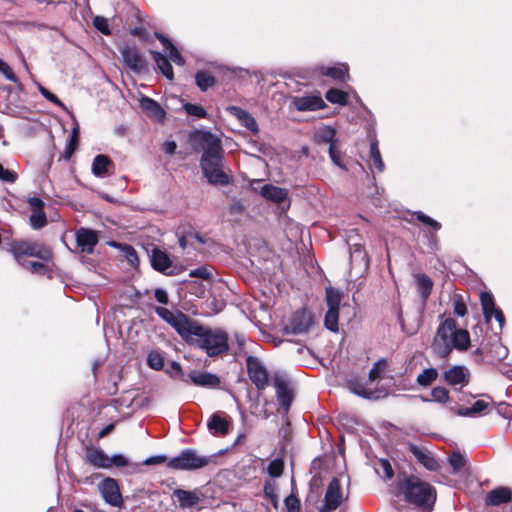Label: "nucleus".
<instances>
[{
    "label": "nucleus",
    "mask_w": 512,
    "mask_h": 512,
    "mask_svg": "<svg viewBox=\"0 0 512 512\" xmlns=\"http://www.w3.org/2000/svg\"><path fill=\"white\" fill-rule=\"evenodd\" d=\"M155 312L171 325L185 342L204 350L209 357L221 355L228 350V335L225 331L199 325L184 313L171 311L165 307H156Z\"/></svg>",
    "instance_id": "f257e3e1"
},
{
    "label": "nucleus",
    "mask_w": 512,
    "mask_h": 512,
    "mask_svg": "<svg viewBox=\"0 0 512 512\" xmlns=\"http://www.w3.org/2000/svg\"><path fill=\"white\" fill-rule=\"evenodd\" d=\"M200 143L204 150L200 163L204 176L210 184L227 185L230 178L224 170L220 139L210 132H203Z\"/></svg>",
    "instance_id": "f03ea898"
},
{
    "label": "nucleus",
    "mask_w": 512,
    "mask_h": 512,
    "mask_svg": "<svg viewBox=\"0 0 512 512\" xmlns=\"http://www.w3.org/2000/svg\"><path fill=\"white\" fill-rule=\"evenodd\" d=\"M431 347L439 357L446 358L454 349L466 351L470 347V334L449 317L439 324Z\"/></svg>",
    "instance_id": "7ed1b4c3"
},
{
    "label": "nucleus",
    "mask_w": 512,
    "mask_h": 512,
    "mask_svg": "<svg viewBox=\"0 0 512 512\" xmlns=\"http://www.w3.org/2000/svg\"><path fill=\"white\" fill-rule=\"evenodd\" d=\"M398 490L406 502L418 507H432L436 500L435 489L418 477H405L398 482Z\"/></svg>",
    "instance_id": "20e7f679"
},
{
    "label": "nucleus",
    "mask_w": 512,
    "mask_h": 512,
    "mask_svg": "<svg viewBox=\"0 0 512 512\" xmlns=\"http://www.w3.org/2000/svg\"><path fill=\"white\" fill-rule=\"evenodd\" d=\"M209 458L199 455L192 449L183 450L178 456L169 460L168 466L177 470H195L206 466Z\"/></svg>",
    "instance_id": "39448f33"
},
{
    "label": "nucleus",
    "mask_w": 512,
    "mask_h": 512,
    "mask_svg": "<svg viewBox=\"0 0 512 512\" xmlns=\"http://www.w3.org/2000/svg\"><path fill=\"white\" fill-rule=\"evenodd\" d=\"M98 490L105 503L114 507H121L123 505L120 488L115 479L105 478L98 484Z\"/></svg>",
    "instance_id": "423d86ee"
},
{
    "label": "nucleus",
    "mask_w": 512,
    "mask_h": 512,
    "mask_svg": "<svg viewBox=\"0 0 512 512\" xmlns=\"http://www.w3.org/2000/svg\"><path fill=\"white\" fill-rule=\"evenodd\" d=\"M247 370L250 380L259 390L269 385L268 373L264 365L255 357L247 358Z\"/></svg>",
    "instance_id": "0eeeda50"
},
{
    "label": "nucleus",
    "mask_w": 512,
    "mask_h": 512,
    "mask_svg": "<svg viewBox=\"0 0 512 512\" xmlns=\"http://www.w3.org/2000/svg\"><path fill=\"white\" fill-rule=\"evenodd\" d=\"M343 500L344 496L340 482L337 478H333L327 487L324 505L321 507L320 512H333L341 505Z\"/></svg>",
    "instance_id": "6e6552de"
},
{
    "label": "nucleus",
    "mask_w": 512,
    "mask_h": 512,
    "mask_svg": "<svg viewBox=\"0 0 512 512\" xmlns=\"http://www.w3.org/2000/svg\"><path fill=\"white\" fill-rule=\"evenodd\" d=\"M52 253L45 245L34 244V273L45 274L51 270Z\"/></svg>",
    "instance_id": "1a4fd4ad"
},
{
    "label": "nucleus",
    "mask_w": 512,
    "mask_h": 512,
    "mask_svg": "<svg viewBox=\"0 0 512 512\" xmlns=\"http://www.w3.org/2000/svg\"><path fill=\"white\" fill-rule=\"evenodd\" d=\"M291 103L298 111H316L326 107V103L319 94L295 96Z\"/></svg>",
    "instance_id": "9d476101"
},
{
    "label": "nucleus",
    "mask_w": 512,
    "mask_h": 512,
    "mask_svg": "<svg viewBox=\"0 0 512 512\" xmlns=\"http://www.w3.org/2000/svg\"><path fill=\"white\" fill-rule=\"evenodd\" d=\"M480 301H481L485 320L487 322H490L492 317H494L496 319V321L499 323V326L501 328L504 323V316H503L501 310H499L495 307L492 294L489 292H482L480 294Z\"/></svg>",
    "instance_id": "9b49d317"
},
{
    "label": "nucleus",
    "mask_w": 512,
    "mask_h": 512,
    "mask_svg": "<svg viewBox=\"0 0 512 512\" xmlns=\"http://www.w3.org/2000/svg\"><path fill=\"white\" fill-rule=\"evenodd\" d=\"M274 386L276 389L277 399L280 405L282 406L284 411H288L292 403L293 396L288 386L287 380L282 376H275Z\"/></svg>",
    "instance_id": "f8f14e48"
},
{
    "label": "nucleus",
    "mask_w": 512,
    "mask_h": 512,
    "mask_svg": "<svg viewBox=\"0 0 512 512\" xmlns=\"http://www.w3.org/2000/svg\"><path fill=\"white\" fill-rule=\"evenodd\" d=\"M76 241L82 252L91 254L98 243V236L92 230L81 228L76 232Z\"/></svg>",
    "instance_id": "ddd939ff"
},
{
    "label": "nucleus",
    "mask_w": 512,
    "mask_h": 512,
    "mask_svg": "<svg viewBox=\"0 0 512 512\" xmlns=\"http://www.w3.org/2000/svg\"><path fill=\"white\" fill-rule=\"evenodd\" d=\"M228 417L221 412L213 413L207 422V428L215 436H225L229 432Z\"/></svg>",
    "instance_id": "4468645a"
},
{
    "label": "nucleus",
    "mask_w": 512,
    "mask_h": 512,
    "mask_svg": "<svg viewBox=\"0 0 512 512\" xmlns=\"http://www.w3.org/2000/svg\"><path fill=\"white\" fill-rule=\"evenodd\" d=\"M469 370L460 365H456L448 369L444 373V380L452 386L460 385L465 386L469 382Z\"/></svg>",
    "instance_id": "2eb2a0df"
},
{
    "label": "nucleus",
    "mask_w": 512,
    "mask_h": 512,
    "mask_svg": "<svg viewBox=\"0 0 512 512\" xmlns=\"http://www.w3.org/2000/svg\"><path fill=\"white\" fill-rule=\"evenodd\" d=\"M124 63L133 71L140 72L145 69L146 62L134 47H124L121 50Z\"/></svg>",
    "instance_id": "dca6fc26"
},
{
    "label": "nucleus",
    "mask_w": 512,
    "mask_h": 512,
    "mask_svg": "<svg viewBox=\"0 0 512 512\" xmlns=\"http://www.w3.org/2000/svg\"><path fill=\"white\" fill-rule=\"evenodd\" d=\"M139 105L149 118L158 122L164 120L166 115L164 109L152 98L146 96L141 97L139 100Z\"/></svg>",
    "instance_id": "f3484780"
},
{
    "label": "nucleus",
    "mask_w": 512,
    "mask_h": 512,
    "mask_svg": "<svg viewBox=\"0 0 512 512\" xmlns=\"http://www.w3.org/2000/svg\"><path fill=\"white\" fill-rule=\"evenodd\" d=\"M151 264L152 267L157 271H160L167 275L174 274V269L172 268L171 260L167 253H165L164 251H161L159 249H153L151 255Z\"/></svg>",
    "instance_id": "a211bd4d"
},
{
    "label": "nucleus",
    "mask_w": 512,
    "mask_h": 512,
    "mask_svg": "<svg viewBox=\"0 0 512 512\" xmlns=\"http://www.w3.org/2000/svg\"><path fill=\"white\" fill-rule=\"evenodd\" d=\"M313 324L312 315L306 310L297 311L291 321V328L293 333L301 334L309 330Z\"/></svg>",
    "instance_id": "6ab92c4d"
},
{
    "label": "nucleus",
    "mask_w": 512,
    "mask_h": 512,
    "mask_svg": "<svg viewBox=\"0 0 512 512\" xmlns=\"http://www.w3.org/2000/svg\"><path fill=\"white\" fill-rule=\"evenodd\" d=\"M263 198L277 204H282L287 201L288 192L286 189L277 187L271 184H266L260 191Z\"/></svg>",
    "instance_id": "aec40b11"
},
{
    "label": "nucleus",
    "mask_w": 512,
    "mask_h": 512,
    "mask_svg": "<svg viewBox=\"0 0 512 512\" xmlns=\"http://www.w3.org/2000/svg\"><path fill=\"white\" fill-rule=\"evenodd\" d=\"M86 461L97 468H110V458L98 448H88L86 451Z\"/></svg>",
    "instance_id": "412c9836"
},
{
    "label": "nucleus",
    "mask_w": 512,
    "mask_h": 512,
    "mask_svg": "<svg viewBox=\"0 0 512 512\" xmlns=\"http://www.w3.org/2000/svg\"><path fill=\"white\" fill-rule=\"evenodd\" d=\"M13 254L15 259L25 268H32V248L28 243H16L13 246Z\"/></svg>",
    "instance_id": "4be33fe9"
},
{
    "label": "nucleus",
    "mask_w": 512,
    "mask_h": 512,
    "mask_svg": "<svg viewBox=\"0 0 512 512\" xmlns=\"http://www.w3.org/2000/svg\"><path fill=\"white\" fill-rule=\"evenodd\" d=\"M512 498V491L508 487H498L490 491L486 496V503L491 506H498L507 503Z\"/></svg>",
    "instance_id": "5701e85b"
},
{
    "label": "nucleus",
    "mask_w": 512,
    "mask_h": 512,
    "mask_svg": "<svg viewBox=\"0 0 512 512\" xmlns=\"http://www.w3.org/2000/svg\"><path fill=\"white\" fill-rule=\"evenodd\" d=\"M176 497L180 507L182 508H190L199 503L200 497L198 493L194 491H187L182 489H176L173 492Z\"/></svg>",
    "instance_id": "b1692460"
},
{
    "label": "nucleus",
    "mask_w": 512,
    "mask_h": 512,
    "mask_svg": "<svg viewBox=\"0 0 512 512\" xmlns=\"http://www.w3.org/2000/svg\"><path fill=\"white\" fill-rule=\"evenodd\" d=\"M112 162L105 155H97L92 163V172L97 177H106L110 174Z\"/></svg>",
    "instance_id": "393cba45"
},
{
    "label": "nucleus",
    "mask_w": 512,
    "mask_h": 512,
    "mask_svg": "<svg viewBox=\"0 0 512 512\" xmlns=\"http://www.w3.org/2000/svg\"><path fill=\"white\" fill-rule=\"evenodd\" d=\"M189 377L194 385L202 387H214L217 386L220 382L219 378L216 375L208 372H193L189 375Z\"/></svg>",
    "instance_id": "a878e982"
},
{
    "label": "nucleus",
    "mask_w": 512,
    "mask_h": 512,
    "mask_svg": "<svg viewBox=\"0 0 512 512\" xmlns=\"http://www.w3.org/2000/svg\"><path fill=\"white\" fill-rule=\"evenodd\" d=\"M490 405V401L480 399L474 402L471 407H461L458 409L457 414L460 416L471 417L479 415L484 412Z\"/></svg>",
    "instance_id": "bb28decb"
},
{
    "label": "nucleus",
    "mask_w": 512,
    "mask_h": 512,
    "mask_svg": "<svg viewBox=\"0 0 512 512\" xmlns=\"http://www.w3.org/2000/svg\"><path fill=\"white\" fill-rule=\"evenodd\" d=\"M409 451L415 456V458L423 464L427 469L434 470L436 468L435 459L429 454L425 453L420 447L414 444L409 445Z\"/></svg>",
    "instance_id": "cd10ccee"
},
{
    "label": "nucleus",
    "mask_w": 512,
    "mask_h": 512,
    "mask_svg": "<svg viewBox=\"0 0 512 512\" xmlns=\"http://www.w3.org/2000/svg\"><path fill=\"white\" fill-rule=\"evenodd\" d=\"M157 38L160 40L162 45L165 48V53L168 55L171 61H173L177 65H183L184 59L177 48L171 43L169 39L162 35H157Z\"/></svg>",
    "instance_id": "c85d7f7f"
},
{
    "label": "nucleus",
    "mask_w": 512,
    "mask_h": 512,
    "mask_svg": "<svg viewBox=\"0 0 512 512\" xmlns=\"http://www.w3.org/2000/svg\"><path fill=\"white\" fill-rule=\"evenodd\" d=\"M153 58L157 64L158 69L161 73L169 80H173L174 74L172 66L165 55H162L159 52L152 51Z\"/></svg>",
    "instance_id": "c756f323"
},
{
    "label": "nucleus",
    "mask_w": 512,
    "mask_h": 512,
    "mask_svg": "<svg viewBox=\"0 0 512 512\" xmlns=\"http://www.w3.org/2000/svg\"><path fill=\"white\" fill-rule=\"evenodd\" d=\"M415 282L418 292L421 294L422 298L426 300L431 294L433 287L432 280L425 274H417L415 275Z\"/></svg>",
    "instance_id": "7c9ffc66"
},
{
    "label": "nucleus",
    "mask_w": 512,
    "mask_h": 512,
    "mask_svg": "<svg viewBox=\"0 0 512 512\" xmlns=\"http://www.w3.org/2000/svg\"><path fill=\"white\" fill-rule=\"evenodd\" d=\"M336 130L331 126H322L315 132V140L318 143L335 144Z\"/></svg>",
    "instance_id": "2f4dec72"
},
{
    "label": "nucleus",
    "mask_w": 512,
    "mask_h": 512,
    "mask_svg": "<svg viewBox=\"0 0 512 512\" xmlns=\"http://www.w3.org/2000/svg\"><path fill=\"white\" fill-rule=\"evenodd\" d=\"M44 203L39 198L34 197V229H40L46 225L47 219L43 212Z\"/></svg>",
    "instance_id": "473e14b6"
},
{
    "label": "nucleus",
    "mask_w": 512,
    "mask_h": 512,
    "mask_svg": "<svg viewBox=\"0 0 512 512\" xmlns=\"http://www.w3.org/2000/svg\"><path fill=\"white\" fill-rule=\"evenodd\" d=\"M349 388L353 393H355L359 396L365 397V398H378L379 397L373 388L368 387L367 385L358 383L357 381H350Z\"/></svg>",
    "instance_id": "72a5a7b5"
},
{
    "label": "nucleus",
    "mask_w": 512,
    "mask_h": 512,
    "mask_svg": "<svg viewBox=\"0 0 512 512\" xmlns=\"http://www.w3.org/2000/svg\"><path fill=\"white\" fill-rule=\"evenodd\" d=\"M438 377V371L435 368L424 369L416 379V382L423 387L430 386Z\"/></svg>",
    "instance_id": "f704fd0d"
},
{
    "label": "nucleus",
    "mask_w": 512,
    "mask_h": 512,
    "mask_svg": "<svg viewBox=\"0 0 512 512\" xmlns=\"http://www.w3.org/2000/svg\"><path fill=\"white\" fill-rule=\"evenodd\" d=\"M322 74L327 75L335 80H345L348 78V67L341 64L336 67H328L322 71Z\"/></svg>",
    "instance_id": "c9c22d12"
},
{
    "label": "nucleus",
    "mask_w": 512,
    "mask_h": 512,
    "mask_svg": "<svg viewBox=\"0 0 512 512\" xmlns=\"http://www.w3.org/2000/svg\"><path fill=\"white\" fill-rule=\"evenodd\" d=\"M388 363L386 360L377 361L373 368L369 372V384L374 383L375 381L381 379L384 373L387 371Z\"/></svg>",
    "instance_id": "e433bc0d"
},
{
    "label": "nucleus",
    "mask_w": 512,
    "mask_h": 512,
    "mask_svg": "<svg viewBox=\"0 0 512 512\" xmlns=\"http://www.w3.org/2000/svg\"><path fill=\"white\" fill-rule=\"evenodd\" d=\"M370 161L371 164L378 169L379 172L384 170V163L381 158V154L378 148V142L375 140L370 146Z\"/></svg>",
    "instance_id": "4c0bfd02"
},
{
    "label": "nucleus",
    "mask_w": 512,
    "mask_h": 512,
    "mask_svg": "<svg viewBox=\"0 0 512 512\" xmlns=\"http://www.w3.org/2000/svg\"><path fill=\"white\" fill-rule=\"evenodd\" d=\"M326 99L333 104L345 105L348 102V94L338 89H330L326 93Z\"/></svg>",
    "instance_id": "58836bf2"
},
{
    "label": "nucleus",
    "mask_w": 512,
    "mask_h": 512,
    "mask_svg": "<svg viewBox=\"0 0 512 512\" xmlns=\"http://www.w3.org/2000/svg\"><path fill=\"white\" fill-rule=\"evenodd\" d=\"M341 299L342 294L338 290L332 287L326 289V301L328 309H339Z\"/></svg>",
    "instance_id": "ea45409f"
},
{
    "label": "nucleus",
    "mask_w": 512,
    "mask_h": 512,
    "mask_svg": "<svg viewBox=\"0 0 512 512\" xmlns=\"http://www.w3.org/2000/svg\"><path fill=\"white\" fill-rule=\"evenodd\" d=\"M196 83L202 91H206L214 85L215 79L210 73L201 71L196 74Z\"/></svg>",
    "instance_id": "a19ab883"
},
{
    "label": "nucleus",
    "mask_w": 512,
    "mask_h": 512,
    "mask_svg": "<svg viewBox=\"0 0 512 512\" xmlns=\"http://www.w3.org/2000/svg\"><path fill=\"white\" fill-rule=\"evenodd\" d=\"M339 309H328L325 315V326L327 329L337 332L338 331Z\"/></svg>",
    "instance_id": "79ce46f5"
},
{
    "label": "nucleus",
    "mask_w": 512,
    "mask_h": 512,
    "mask_svg": "<svg viewBox=\"0 0 512 512\" xmlns=\"http://www.w3.org/2000/svg\"><path fill=\"white\" fill-rule=\"evenodd\" d=\"M449 463L453 469V472L458 474L464 470L466 466V459L460 453L454 452L449 456Z\"/></svg>",
    "instance_id": "37998d69"
},
{
    "label": "nucleus",
    "mask_w": 512,
    "mask_h": 512,
    "mask_svg": "<svg viewBox=\"0 0 512 512\" xmlns=\"http://www.w3.org/2000/svg\"><path fill=\"white\" fill-rule=\"evenodd\" d=\"M351 260H361L365 266L368 265V255L361 244H354L350 252Z\"/></svg>",
    "instance_id": "c03bdc74"
},
{
    "label": "nucleus",
    "mask_w": 512,
    "mask_h": 512,
    "mask_svg": "<svg viewBox=\"0 0 512 512\" xmlns=\"http://www.w3.org/2000/svg\"><path fill=\"white\" fill-rule=\"evenodd\" d=\"M431 400L437 403L444 404L449 400V392L444 387H435L431 391Z\"/></svg>",
    "instance_id": "a18cd8bd"
},
{
    "label": "nucleus",
    "mask_w": 512,
    "mask_h": 512,
    "mask_svg": "<svg viewBox=\"0 0 512 512\" xmlns=\"http://www.w3.org/2000/svg\"><path fill=\"white\" fill-rule=\"evenodd\" d=\"M147 362L148 365L155 370H161L164 366V358L159 352L155 351L149 353Z\"/></svg>",
    "instance_id": "49530a36"
},
{
    "label": "nucleus",
    "mask_w": 512,
    "mask_h": 512,
    "mask_svg": "<svg viewBox=\"0 0 512 512\" xmlns=\"http://www.w3.org/2000/svg\"><path fill=\"white\" fill-rule=\"evenodd\" d=\"M184 110L188 115L195 116L197 118H205L207 116L205 109L197 104L186 103L184 105Z\"/></svg>",
    "instance_id": "de8ad7c7"
},
{
    "label": "nucleus",
    "mask_w": 512,
    "mask_h": 512,
    "mask_svg": "<svg viewBox=\"0 0 512 512\" xmlns=\"http://www.w3.org/2000/svg\"><path fill=\"white\" fill-rule=\"evenodd\" d=\"M283 469V460L279 458L272 460L268 465V473L272 477H279L282 474Z\"/></svg>",
    "instance_id": "09e8293b"
},
{
    "label": "nucleus",
    "mask_w": 512,
    "mask_h": 512,
    "mask_svg": "<svg viewBox=\"0 0 512 512\" xmlns=\"http://www.w3.org/2000/svg\"><path fill=\"white\" fill-rule=\"evenodd\" d=\"M377 472L387 479H391L394 475L391 464L386 459H380Z\"/></svg>",
    "instance_id": "8fccbe9b"
},
{
    "label": "nucleus",
    "mask_w": 512,
    "mask_h": 512,
    "mask_svg": "<svg viewBox=\"0 0 512 512\" xmlns=\"http://www.w3.org/2000/svg\"><path fill=\"white\" fill-rule=\"evenodd\" d=\"M239 121L243 126H245L252 133H254V134L258 133L259 129H258L256 120L248 112Z\"/></svg>",
    "instance_id": "3c124183"
},
{
    "label": "nucleus",
    "mask_w": 512,
    "mask_h": 512,
    "mask_svg": "<svg viewBox=\"0 0 512 512\" xmlns=\"http://www.w3.org/2000/svg\"><path fill=\"white\" fill-rule=\"evenodd\" d=\"M93 25L101 33H103L105 35L110 34L109 24H108V20L106 18H104L102 16H96L93 19Z\"/></svg>",
    "instance_id": "603ef678"
},
{
    "label": "nucleus",
    "mask_w": 512,
    "mask_h": 512,
    "mask_svg": "<svg viewBox=\"0 0 512 512\" xmlns=\"http://www.w3.org/2000/svg\"><path fill=\"white\" fill-rule=\"evenodd\" d=\"M416 218L425 225L431 226L434 230H439L441 228V224L431 217L425 215L424 213L418 211L415 213Z\"/></svg>",
    "instance_id": "864d4df0"
},
{
    "label": "nucleus",
    "mask_w": 512,
    "mask_h": 512,
    "mask_svg": "<svg viewBox=\"0 0 512 512\" xmlns=\"http://www.w3.org/2000/svg\"><path fill=\"white\" fill-rule=\"evenodd\" d=\"M285 506L287 508V512H300V502L293 494L286 497Z\"/></svg>",
    "instance_id": "5fc2aeb1"
},
{
    "label": "nucleus",
    "mask_w": 512,
    "mask_h": 512,
    "mask_svg": "<svg viewBox=\"0 0 512 512\" xmlns=\"http://www.w3.org/2000/svg\"><path fill=\"white\" fill-rule=\"evenodd\" d=\"M329 156L332 162L343 170H347L346 166L341 161L340 152L336 149L335 144H331L329 147Z\"/></svg>",
    "instance_id": "6e6d98bb"
},
{
    "label": "nucleus",
    "mask_w": 512,
    "mask_h": 512,
    "mask_svg": "<svg viewBox=\"0 0 512 512\" xmlns=\"http://www.w3.org/2000/svg\"><path fill=\"white\" fill-rule=\"evenodd\" d=\"M38 89L41 92V94L50 102L54 103L55 105L64 108V104L61 102V100L51 93L49 90L44 88L42 85H38Z\"/></svg>",
    "instance_id": "4d7b16f0"
},
{
    "label": "nucleus",
    "mask_w": 512,
    "mask_h": 512,
    "mask_svg": "<svg viewBox=\"0 0 512 512\" xmlns=\"http://www.w3.org/2000/svg\"><path fill=\"white\" fill-rule=\"evenodd\" d=\"M454 313L459 317H463L467 313L466 304L460 297H455L454 299Z\"/></svg>",
    "instance_id": "13d9d810"
},
{
    "label": "nucleus",
    "mask_w": 512,
    "mask_h": 512,
    "mask_svg": "<svg viewBox=\"0 0 512 512\" xmlns=\"http://www.w3.org/2000/svg\"><path fill=\"white\" fill-rule=\"evenodd\" d=\"M189 275L190 277H197L201 279H209L212 276L211 272L206 267H199L191 270Z\"/></svg>",
    "instance_id": "bf43d9fd"
},
{
    "label": "nucleus",
    "mask_w": 512,
    "mask_h": 512,
    "mask_svg": "<svg viewBox=\"0 0 512 512\" xmlns=\"http://www.w3.org/2000/svg\"><path fill=\"white\" fill-rule=\"evenodd\" d=\"M77 139H78V128L75 127L73 129L72 135L70 137L69 144L66 148L67 157H69L74 152V150L76 148V144H77Z\"/></svg>",
    "instance_id": "052dcab7"
},
{
    "label": "nucleus",
    "mask_w": 512,
    "mask_h": 512,
    "mask_svg": "<svg viewBox=\"0 0 512 512\" xmlns=\"http://www.w3.org/2000/svg\"><path fill=\"white\" fill-rule=\"evenodd\" d=\"M264 494L275 503L277 501L276 485L271 482L266 483L264 486Z\"/></svg>",
    "instance_id": "680f3d73"
},
{
    "label": "nucleus",
    "mask_w": 512,
    "mask_h": 512,
    "mask_svg": "<svg viewBox=\"0 0 512 512\" xmlns=\"http://www.w3.org/2000/svg\"><path fill=\"white\" fill-rule=\"evenodd\" d=\"M0 73H2L8 80L15 81V75L10 66L0 59Z\"/></svg>",
    "instance_id": "e2e57ef3"
},
{
    "label": "nucleus",
    "mask_w": 512,
    "mask_h": 512,
    "mask_svg": "<svg viewBox=\"0 0 512 512\" xmlns=\"http://www.w3.org/2000/svg\"><path fill=\"white\" fill-rule=\"evenodd\" d=\"M124 252H125L127 260L131 264H134V263H136L138 261L137 253H136L135 249L132 246L126 245L124 247Z\"/></svg>",
    "instance_id": "0e129e2a"
},
{
    "label": "nucleus",
    "mask_w": 512,
    "mask_h": 512,
    "mask_svg": "<svg viewBox=\"0 0 512 512\" xmlns=\"http://www.w3.org/2000/svg\"><path fill=\"white\" fill-rule=\"evenodd\" d=\"M111 466H117L122 467L126 466L128 464L127 458L122 454L114 455L112 458H110Z\"/></svg>",
    "instance_id": "69168bd1"
},
{
    "label": "nucleus",
    "mask_w": 512,
    "mask_h": 512,
    "mask_svg": "<svg viewBox=\"0 0 512 512\" xmlns=\"http://www.w3.org/2000/svg\"><path fill=\"white\" fill-rule=\"evenodd\" d=\"M154 296L159 303H161V304L168 303V294L164 289L157 288L154 292Z\"/></svg>",
    "instance_id": "338daca9"
},
{
    "label": "nucleus",
    "mask_w": 512,
    "mask_h": 512,
    "mask_svg": "<svg viewBox=\"0 0 512 512\" xmlns=\"http://www.w3.org/2000/svg\"><path fill=\"white\" fill-rule=\"evenodd\" d=\"M227 111H229L233 116H235L238 120H241L242 117L247 113L245 110L236 107V106H229L227 108Z\"/></svg>",
    "instance_id": "774afa93"
}]
</instances>
